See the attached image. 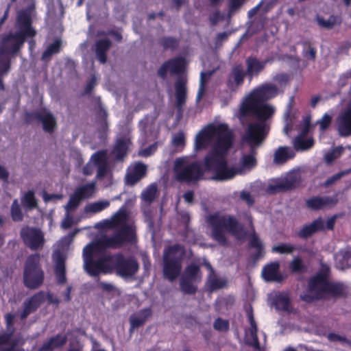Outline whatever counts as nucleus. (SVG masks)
Returning <instances> with one entry per match:
<instances>
[{
    "label": "nucleus",
    "mask_w": 351,
    "mask_h": 351,
    "mask_svg": "<svg viewBox=\"0 0 351 351\" xmlns=\"http://www.w3.org/2000/svg\"><path fill=\"white\" fill-rule=\"evenodd\" d=\"M278 93L273 84L263 85L247 95L240 106L239 119L254 116L256 121L248 124L242 137L243 154L239 163L229 166L226 159L234 141L232 130L224 123H213L203 127L195 135L194 149L196 152L212 147L205 157V169L213 174V179L226 181L237 175L245 174L256 165V150L261 146L269 131L267 120L272 117L275 108L264 103Z\"/></svg>",
    "instance_id": "f257e3e1"
},
{
    "label": "nucleus",
    "mask_w": 351,
    "mask_h": 351,
    "mask_svg": "<svg viewBox=\"0 0 351 351\" xmlns=\"http://www.w3.org/2000/svg\"><path fill=\"white\" fill-rule=\"evenodd\" d=\"M135 230L130 225L124 223L113 235L102 236L97 241L86 245L83 249L84 270L91 276L98 277L101 272L99 263L93 258V252L100 247L118 249L125 243H132L136 241Z\"/></svg>",
    "instance_id": "f03ea898"
},
{
    "label": "nucleus",
    "mask_w": 351,
    "mask_h": 351,
    "mask_svg": "<svg viewBox=\"0 0 351 351\" xmlns=\"http://www.w3.org/2000/svg\"><path fill=\"white\" fill-rule=\"evenodd\" d=\"M330 269L324 263L308 281V290L312 293L319 294L324 299L326 296L341 298L346 295L347 287L341 282L329 280Z\"/></svg>",
    "instance_id": "7ed1b4c3"
},
{
    "label": "nucleus",
    "mask_w": 351,
    "mask_h": 351,
    "mask_svg": "<svg viewBox=\"0 0 351 351\" xmlns=\"http://www.w3.org/2000/svg\"><path fill=\"white\" fill-rule=\"evenodd\" d=\"M31 10H27L19 12L17 17L18 32L9 35L1 43V56L3 54L16 53L25 42V37H33L36 31L31 26Z\"/></svg>",
    "instance_id": "20e7f679"
},
{
    "label": "nucleus",
    "mask_w": 351,
    "mask_h": 351,
    "mask_svg": "<svg viewBox=\"0 0 351 351\" xmlns=\"http://www.w3.org/2000/svg\"><path fill=\"white\" fill-rule=\"evenodd\" d=\"M184 256V250L179 244L165 249L162 256V275L165 279L172 282L179 277Z\"/></svg>",
    "instance_id": "39448f33"
},
{
    "label": "nucleus",
    "mask_w": 351,
    "mask_h": 351,
    "mask_svg": "<svg viewBox=\"0 0 351 351\" xmlns=\"http://www.w3.org/2000/svg\"><path fill=\"white\" fill-rule=\"evenodd\" d=\"M23 279L24 286L29 289H36L43 284L45 272L38 253L27 257L24 263Z\"/></svg>",
    "instance_id": "423d86ee"
},
{
    "label": "nucleus",
    "mask_w": 351,
    "mask_h": 351,
    "mask_svg": "<svg viewBox=\"0 0 351 351\" xmlns=\"http://www.w3.org/2000/svg\"><path fill=\"white\" fill-rule=\"evenodd\" d=\"M174 172L178 180L187 182L199 180L203 176L199 163L191 156L177 158L174 162Z\"/></svg>",
    "instance_id": "0eeeda50"
},
{
    "label": "nucleus",
    "mask_w": 351,
    "mask_h": 351,
    "mask_svg": "<svg viewBox=\"0 0 351 351\" xmlns=\"http://www.w3.org/2000/svg\"><path fill=\"white\" fill-rule=\"evenodd\" d=\"M95 168H97L96 178L99 180L106 178L107 185L112 184V174L109 167L107 152L100 151L94 154L90 158V161L84 167L83 172L85 175H91Z\"/></svg>",
    "instance_id": "6e6552de"
},
{
    "label": "nucleus",
    "mask_w": 351,
    "mask_h": 351,
    "mask_svg": "<svg viewBox=\"0 0 351 351\" xmlns=\"http://www.w3.org/2000/svg\"><path fill=\"white\" fill-rule=\"evenodd\" d=\"M104 259L110 262L117 275L124 278L134 276L139 268L138 262L133 257L127 258L121 253L107 256Z\"/></svg>",
    "instance_id": "1a4fd4ad"
},
{
    "label": "nucleus",
    "mask_w": 351,
    "mask_h": 351,
    "mask_svg": "<svg viewBox=\"0 0 351 351\" xmlns=\"http://www.w3.org/2000/svg\"><path fill=\"white\" fill-rule=\"evenodd\" d=\"M202 276L199 265L191 263L187 265L180 280V288L185 295H195L197 291V286L194 283L202 281Z\"/></svg>",
    "instance_id": "9d476101"
},
{
    "label": "nucleus",
    "mask_w": 351,
    "mask_h": 351,
    "mask_svg": "<svg viewBox=\"0 0 351 351\" xmlns=\"http://www.w3.org/2000/svg\"><path fill=\"white\" fill-rule=\"evenodd\" d=\"M25 245L32 250L41 249L45 243L42 231L36 228L24 227L20 232Z\"/></svg>",
    "instance_id": "9b49d317"
},
{
    "label": "nucleus",
    "mask_w": 351,
    "mask_h": 351,
    "mask_svg": "<svg viewBox=\"0 0 351 351\" xmlns=\"http://www.w3.org/2000/svg\"><path fill=\"white\" fill-rule=\"evenodd\" d=\"M45 300L46 294L43 291H40L26 299L23 304V308L20 314L21 319H25L31 313L36 312Z\"/></svg>",
    "instance_id": "f8f14e48"
},
{
    "label": "nucleus",
    "mask_w": 351,
    "mask_h": 351,
    "mask_svg": "<svg viewBox=\"0 0 351 351\" xmlns=\"http://www.w3.org/2000/svg\"><path fill=\"white\" fill-rule=\"evenodd\" d=\"M186 66V62L184 58H176L165 62L158 69V75L165 78L167 73L171 75H179L184 73Z\"/></svg>",
    "instance_id": "ddd939ff"
},
{
    "label": "nucleus",
    "mask_w": 351,
    "mask_h": 351,
    "mask_svg": "<svg viewBox=\"0 0 351 351\" xmlns=\"http://www.w3.org/2000/svg\"><path fill=\"white\" fill-rule=\"evenodd\" d=\"M335 127L340 136L351 135V104L339 113L335 120Z\"/></svg>",
    "instance_id": "4468645a"
},
{
    "label": "nucleus",
    "mask_w": 351,
    "mask_h": 351,
    "mask_svg": "<svg viewBox=\"0 0 351 351\" xmlns=\"http://www.w3.org/2000/svg\"><path fill=\"white\" fill-rule=\"evenodd\" d=\"M208 226L211 228L212 238L221 245H227L226 232H228L226 221H207Z\"/></svg>",
    "instance_id": "2eb2a0df"
},
{
    "label": "nucleus",
    "mask_w": 351,
    "mask_h": 351,
    "mask_svg": "<svg viewBox=\"0 0 351 351\" xmlns=\"http://www.w3.org/2000/svg\"><path fill=\"white\" fill-rule=\"evenodd\" d=\"M152 315V310L150 307L142 308L136 313L132 315L129 318L130 334L132 335L135 329L143 326Z\"/></svg>",
    "instance_id": "dca6fc26"
},
{
    "label": "nucleus",
    "mask_w": 351,
    "mask_h": 351,
    "mask_svg": "<svg viewBox=\"0 0 351 351\" xmlns=\"http://www.w3.org/2000/svg\"><path fill=\"white\" fill-rule=\"evenodd\" d=\"M280 263L278 261L271 262L265 265L262 269V278L266 282H280L283 277L278 273Z\"/></svg>",
    "instance_id": "f3484780"
},
{
    "label": "nucleus",
    "mask_w": 351,
    "mask_h": 351,
    "mask_svg": "<svg viewBox=\"0 0 351 351\" xmlns=\"http://www.w3.org/2000/svg\"><path fill=\"white\" fill-rule=\"evenodd\" d=\"M300 178V171L298 170H292L286 175L283 180L271 185V188L275 191L289 189L294 186L299 181Z\"/></svg>",
    "instance_id": "a211bd4d"
},
{
    "label": "nucleus",
    "mask_w": 351,
    "mask_h": 351,
    "mask_svg": "<svg viewBox=\"0 0 351 351\" xmlns=\"http://www.w3.org/2000/svg\"><path fill=\"white\" fill-rule=\"evenodd\" d=\"M67 342L66 335L57 334L49 338L38 348V351H53L55 349L60 348Z\"/></svg>",
    "instance_id": "6ab92c4d"
},
{
    "label": "nucleus",
    "mask_w": 351,
    "mask_h": 351,
    "mask_svg": "<svg viewBox=\"0 0 351 351\" xmlns=\"http://www.w3.org/2000/svg\"><path fill=\"white\" fill-rule=\"evenodd\" d=\"M245 72L241 66L234 67L228 79V87L231 90H235L244 80Z\"/></svg>",
    "instance_id": "aec40b11"
},
{
    "label": "nucleus",
    "mask_w": 351,
    "mask_h": 351,
    "mask_svg": "<svg viewBox=\"0 0 351 351\" xmlns=\"http://www.w3.org/2000/svg\"><path fill=\"white\" fill-rule=\"evenodd\" d=\"M337 202L335 197H315L307 200L306 204L308 207L314 209H323L334 205Z\"/></svg>",
    "instance_id": "412c9836"
},
{
    "label": "nucleus",
    "mask_w": 351,
    "mask_h": 351,
    "mask_svg": "<svg viewBox=\"0 0 351 351\" xmlns=\"http://www.w3.org/2000/svg\"><path fill=\"white\" fill-rule=\"evenodd\" d=\"M54 273L58 284L64 285L66 283V276L65 259L60 253L58 254L55 261Z\"/></svg>",
    "instance_id": "4be33fe9"
},
{
    "label": "nucleus",
    "mask_w": 351,
    "mask_h": 351,
    "mask_svg": "<svg viewBox=\"0 0 351 351\" xmlns=\"http://www.w3.org/2000/svg\"><path fill=\"white\" fill-rule=\"evenodd\" d=\"M186 80L184 77L178 78L176 82V104L181 109L184 105L186 99Z\"/></svg>",
    "instance_id": "5701e85b"
},
{
    "label": "nucleus",
    "mask_w": 351,
    "mask_h": 351,
    "mask_svg": "<svg viewBox=\"0 0 351 351\" xmlns=\"http://www.w3.org/2000/svg\"><path fill=\"white\" fill-rule=\"evenodd\" d=\"M324 228V221H313V223L304 226L298 232V235L299 237L306 239Z\"/></svg>",
    "instance_id": "b1692460"
},
{
    "label": "nucleus",
    "mask_w": 351,
    "mask_h": 351,
    "mask_svg": "<svg viewBox=\"0 0 351 351\" xmlns=\"http://www.w3.org/2000/svg\"><path fill=\"white\" fill-rule=\"evenodd\" d=\"M228 232L238 240H243L247 237V232L239 221H226Z\"/></svg>",
    "instance_id": "393cba45"
},
{
    "label": "nucleus",
    "mask_w": 351,
    "mask_h": 351,
    "mask_svg": "<svg viewBox=\"0 0 351 351\" xmlns=\"http://www.w3.org/2000/svg\"><path fill=\"white\" fill-rule=\"evenodd\" d=\"M295 156L293 150L287 147H280L276 150L274 155V162L277 165L285 163Z\"/></svg>",
    "instance_id": "a878e982"
},
{
    "label": "nucleus",
    "mask_w": 351,
    "mask_h": 351,
    "mask_svg": "<svg viewBox=\"0 0 351 351\" xmlns=\"http://www.w3.org/2000/svg\"><path fill=\"white\" fill-rule=\"evenodd\" d=\"M15 315L12 313H8L5 315V322L6 324L5 331L1 332V345L5 344L11 338L15 332L14 324Z\"/></svg>",
    "instance_id": "bb28decb"
},
{
    "label": "nucleus",
    "mask_w": 351,
    "mask_h": 351,
    "mask_svg": "<svg viewBox=\"0 0 351 351\" xmlns=\"http://www.w3.org/2000/svg\"><path fill=\"white\" fill-rule=\"evenodd\" d=\"M269 62V60H266L265 61H259L256 58H249L247 60V74L252 77L254 75H257L260 71H261L265 64Z\"/></svg>",
    "instance_id": "cd10ccee"
},
{
    "label": "nucleus",
    "mask_w": 351,
    "mask_h": 351,
    "mask_svg": "<svg viewBox=\"0 0 351 351\" xmlns=\"http://www.w3.org/2000/svg\"><path fill=\"white\" fill-rule=\"evenodd\" d=\"M25 341L21 334H18L13 338H11L5 344L1 345V351H24L23 348H19L18 346L24 344Z\"/></svg>",
    "instance_id": "c85d7f7f"
},
{
    "label": "nucleus",
    "mask_w": 351,
    "mask_h": 351,
    "mask_svg": "<svg viewBox=\"0 0 351 351\" xmlns=\"http://www.w3.org/2000/svg\"><path fill=\"white\" fill-rule=\"evenodd\" d=\"M158 195V186L155 183L147 186L141 193V198L145 204L153 202Z\"/></svg>",
    "instance_id": "c756f323"
},
{
    "label": "nucleus",
    "mask_w": 351,
    "mask_h": 351,
    "mask_svg": "<svg viewBox=\"0 0 351 351\" xmlns=\"http://www.w3.org/2000/svg\"><path fill=\"white\" fill-rule=\"evenodd\" d=\"M39 119L43 123V129L46 132H51L56 128V123L54 117L46 110L39 114Z\"/></svg>",
    "instance_id": "7c9ffc66"
},
{
    "label": "nucleus",
    "mask_w": 351,
    "mask_h": 351,
    "mask_svg": "<svg viewBox=\"0 0 351 351\" xmlns=\"http://www.w3.org/2000/svg\"><path fill=\"white\" fill-rule=\"evenodd\" d=\"M83 199L90 198L96 193V182H92L90 183L82 185L77 188L75 191Z\"/></svg>",
    "instance_id": "2f4dec72"
},
{
    "label": "nucleus",
    "mask_w": 351,
    "mask_h": 351,
    "mask_svg": "<svg viewBox=\"0 0 351 351\" xmlns=\"http://www.w3.org/2000/svg\"><path fill=\"white\" fill-rule=\"evenodd\" d=\"M228 281L226 278H218L216 276L209 277L206 285L207 291L210 293L218 289H223L227 286Z\"/></svg>",
    "instance_id": "473e14b6"
},
{
    "label": "nucleus",
    "mask_w": 351,
    "mask_h": 351,
    "mask_svg": "<svg viewBox=\"0 0 351 351\" xmlns=\"http://www.w3.org/2000/svg\"><path fill=\"white\" fill-rule=\"evenodd\" d=\"M110 41L107 39L99 40L96 44L95 53L97 58L101 63L106 61V52L110 47Z\"/></svg>",
    "instance_id": "72a5a7b5"
},
{
    "label": "nucleus",
    "mask_w": 351,
    "mask_h": 351,
    "mask_svg": "<svg viewBox=\"0 0 351 351\" xmlns=\"http://www.w3.org/2000/svg\"><path fill=\"white\" fill-rule=\"evenodd\" d=\"M130 141L127 138L118 140L113 153L118 159H122L126 154Z\"/></svg>",
    "instance_id": "f704fd0d"
},
{
    "label": "nucleus",
    "mask_w": 351,
    "mask_h": 351,
    "mask_svg": "<svg viewBox=\"0 0 351 351\" xmlns=\"http://www.w3.org/2000/svg\"><path fill=\"white\" fill-rule=\"evenodd\" d=\"M110 205L107 200H101L87 204L84 208L86 213H97L101 212Z\"/></svg>",
    "instance_id": "c9c22d12"
},
{
    "label": "nucleus",
    "mask_w": 351,
    "mask_h": 351,
    "mask_svg": "<svg viewBox=\"0 0 351 351\" xmlns=\"http://www.w3.org/2000/svg\"><path fill=\"white\" fill-rule=\"evenodd\" d=\"M121 221H102L95 224L94 228L99 230V233H106L108 230H115ZM126 222L127 221H123Z\"/></svg>",
    "instance_id": "e433bc0d"
},
{
    "label": "nucleus",
    "mask_w": 351,
    "mask_h": 351,
    "mask_svg": "<svg viewBox=\"0 0 351 351\" xmlns=\"http://www.w3.org/2000/svg\"><path fill=\"white\" fill-rule=\"evenodd\" d=\"M316 21L319 26L326 29L332 28L340 23V19L337 16H330L327 19L317 16Z\"/></svg>",
    "instance_id": "4c0bfd02"
},
{
    "label": "nucleus",
    "mask_w": 351,
    "mask_h": 351,
    "mask_svg": "<svg viewBox=\"0 0 351 351\" xmlns=\"http://www.w3.org/2000/svg\"><path fill=\"white\" fill-rule=\"evenodd\" d=\"M273 304L278 311H287L289 309V299L283 294H279L274 298Z\"/></svg>",
    "instance_id": "58836bf2"
},
{
    "label": "nucleus",
    "mask_w": 351,
    "mask_h": 351,
    "mask_svg": "<svg viewBox=\"0 0 351 351\" xmlns=\"http://www.w3.org/2000/svg\"><path fill=\"white\" fill-rule=\"evenodd\" d=\"M313 145L312 138L304 139L302 136L295 138L293 142L294 147L296 149L306 150L311 148Z\"/></svg>",
    "instance_id": "ea45409f"
},
{
    "label": "nucleus",
    "mask_w": 351,
    "mask_h": 351,
    "mask_svg": "<svg viewBox=\"0 0 351 351\" xmlns=\"http://www.w3.org/2000/svg\"><path fill=\"white\" fill-rule=\"evenodd\" d=\"M61 47V42L59 40H55L53 43L49 45L43 54V59L46 60L49 58L52 55L59 52Z\"/></svg>",
    "instance_id": "a19ab883"
},
{
    "label": "nucleus",
    "mask_w": 351,
    "mask_h": 351,
    "mask_svg": "<svg viewBox=\"0 0 351 351\" xmlns=\"http://www.w3.org/2000/svg\"><path fill=\"white\" fill-rule=\"evenodd\" d=\"M23 204L28 208H34L37 206V202L32 191L25 193L22 198Z\"/></svg>",
    "instance_id": "79ce46f5"
},
{
    "label": "nucleus",
    "mask_w": 351,
    "mask_h": 351,
    "mask_svg": "<svg viewBox=\"0 0 351 351\" xmlns=\"http://www.w3.org/2000/svg\"><path fill=\"white\" fill-rule=\"evenodd\" d=\"M289 268L293 273L302 274L306 271V266L302 260L299 257H295L289 264Z\"/></svg>",
    "instance_id": "37998d69"
},
{
    "label": "nucleus",
    "mask_w": 351,
    "mask_h": 351,
    "mask_svg": "<svg viewBox=\"0 0 351 351\" xmlns=\"http://www.w3.org/2000/svg\"><path fill=\"white\" fill-rule=\"evenodd\" d=\"M210 75H211L210 73H204V72L201 73L199 87V90H198L197 95V101H199L204 96L205 91H206L205 85L207 83V82L208 81Z\"/></svg>",
    "instance_id": "c03bdc74"
},
{
    "label": "nucleus",
    "mask_w": 351,
    "mask_h": 351,
    "mask_svg": "<svg viewBox=\"0 0 351 351\" xmlns=\"http://www.w3.org/2000/svg\"><path fill=\"white\" fill-rule=\"evenodd\" d=\"M83 199L75 192L71 195L68 204L64 206L66 212L75 209Z\"/></svg>",
    "instance_id": "a18cd8bd"
},
{
    "label": "nucleus",
    "mask_w": 351,
    "mask_h": 351,
    "mask_svg": "<svg viewBox=\"0 0 351 351\" xmlns=\"http://www.w3.org/2000/svg\"><path fill=\"white\" fill-rule=\"evenodd\" d=\"M296 249L295 246L289 243H281L278 245L274 246L271 251L280 254H291Z\"/></svg>",
    "instance_id": "49530a36"
},
{
    "label": "nucleus",
    "mask_w": 351,
    "mask_h": 351,
    "mask_svg": "<svg viewBox=\"0 0 351 351\" xmlns=\"http://www.w3.org/2000/svg\"><path fill=\"white\" fill-rule=\"evenodd\" d=\"M332 115L325 113L320 119L317 120L316 124L319 126V130L324 132L331 124Z\"/></svg>",
    "instance_id": "de8ad7c7"
},
{
    "label": "nucleus",
    "mask_w": 351,
    "mask_h": 351,
    "mask_svg": "<svg viewBox=\"0 0 351 351\" xmlns=\"http://www.w3.org/2000/svg\"><path fill=\"white\" fill-rule=\"evenodd\" d=\"M171 143L177 148H182L185 143V135L182 132H179L174 134Z\"/></svg>",
    "instance_id": "09e8293b"
},
{
    "label": "nucleus",
    "mask_w": 351,
    "mask_h": 351,
    "mask_svg": "<svg viewBox=\"0 0 351 351\" xmlns=\"http://www.w3.org/2000/svg\"><path fill=\"white\" fill-rule=\"evenodd\" d=\"M141 178L130 167L125 177L128 184L133 185L138 182Z\"/></svg>",
    "instance_id": "8fccbe9b"
},
{
    "label": "nucleus",
    "mask_w": 351,
    "mask_h": 351,
    "mask_svg": "<svg viewBox=\"0 0 351 351\" xmlns=\"http://www.w3.org/2000/svg\"><path fill=\"white\" fill-rule=\"evenodd\" d=\"M213 327L218 331H227L229 329V322L227 320L218 317L215 320Z\"/></svg>",
    "instance_id": "3c124183"
},
{
    "label": "nucleus",
    "mask_w": 351,
    "mask_h": 351,
    "mask_svg": "<svg viewBox=\"0 0 351 351\" xmlns=\"http://www.w3.org/2000/svg\"><path fill=\"white\" fill-rule=\"evenodd\" d=\"M328 339L332 342L339 341L341 344L351 345V341L346 337L341 336L334 332H330L328 335Z\"/></svg>",
    "instance_id": "603ef678"
},
{
    "label": "nucleus",
    "mask_w": 351,
    "mask_h": 351,
    "mask_svg": "<svg viewBox=\"0 0 351 351\" xmlns=\"http://www.w3.org/2000/svg\"><path fill=\"white\" fill-rule=\"evenodd\" d=\"M98 286L103 292L109 294L113 293L117 290V287L113 284L100 281L99 280H98Z\"/></svg>",
    "instance_id": "864d4df0"
},
{
    "label": "nucleus",
    "mask_w": 351,
    "mask_h": 351,
    "mask_svg": "<svg viewBox=\"0 0 351 351\" xmlns=\"http://www.w3.org/2000/svg\"><path fill=\"white\" fill-rule=\"evenodd\" d=\"M300 297L302 301L306 303H312L314 301L324 300L322 296L317 293H313V295L309 293H304L301 294Z\"/></svg>",
    "instance_id": "5fc2aeb1"
},
{
    "label": "nucleus",
    "mask_w": 351,
    "mask_h": 351,
    "mask_svg": "<svg viewBox=\"0 0 351 351\" xmlns=\"http://www.w3.org/2000/svg\"><path fill=\"white\" fill-rule=\"evenodd\" d=\"M251 340L247 341V344L253 347L255 350L260 351L261 350L259 340L257 336V332L250 331Z\"/></svg>",
    "instance_id": "6e6d98bb"
},
{
    "label": "nucleus",
    "mask_w": 351,
    "mask_h": 351,
    "mask_svg": "<svg viewBox=\"0 0 351 351\" xmlns=\"http://www.w3.org/2000/svg\"><path fill=\"white\" fill-rule=\"evenodd\" d=\"M11 213L14 219L23 217L21 209L20 208L18 200L15 199L12 205Z\"/></svg>",
    "instance_id": "4d7b16f0"
},
{
    "label": "nucleus",
    "mask_w": 351,
    "mask_h": 351,
    "mask_svg": "<svg viewBox=\"0 0 351 351\" xmlns=\"http://www.w3.org/2000/svg\"><path fill=\"white\" fill-rule=\"evenodd\" d=\"M43 198L45 202H53L56 203L63 198V195L61 194H49L46 192L43 193Z\"/></svg>",
    "instance_id": "13d9d810"
},
{
    "label": "nucleus",
    "mask_w": 351,
    "mask_h": 351,
    "mask_svg": "<svg viewBox=\"0 0 351 351\" xmlns=\"http://www.w3.org/2000/svg\"><path fill=\"white\" fill-rule=\"evenodd\" d=\"M12 184V181L9 178L8 172L1 168V187L4 189H9L10 186Z\"/></svg>",
    "instance_id": "bf43d9fd"
},
{
    "label": "nucleus",
    "mask_w": 351,
    "mask_h": 351,
    "mask_svg": "<svg viewBox=\"0 0 351 351\" xmlns=\"http://www.w3.org/2000/svg\"><path fill=\"white\" fill-rule=\"evenodd\" d=\"M285 125L284 128V132L285 134H288L289 132L292 130L293 128V121L290 117V111L289 110L286 112L284 116Z\"/></svg>",
    "instance_id": "052dcab7"
},
{
    "label": "nucleus",
    "mask_w": 351,
    "mask_h": 351,
    "mask_svg": "<svg viewBox=\"0 0 351 351\" xmlns=\"http://www.w3.org/2000/svg\"><path fill=\"white\" fill-rule=\"evenodd\" d=\"M129 217V212L124 206L121 207L112 217L111 219H126Z\"/></svg>",
    "instance_id": "680f3d73"
},
{
    "label": "nucleus",
    "mask_w": 351,
    "mask_h": 351,
    "mask_svg": "<svg viewBox=\"0 0 351 351\" xmlns=\"http://www.w3.org/2000/svg\"><path fill=\"white\" fill-rule=\"evenodd\" d=\"M80 231L79 229H75L73 231L69 232L67 235L62 237L60 240L63 245H69L73 241L76 234Z\"/></svg>",
    "instance_id": "e2e57ef3"
},
{
    "label": "nucleus",
    "mask_w": 351,
    "mask_h": 351,
    "mask_svg": "<svg viewBox=\"0 0 351 351\" xmlns=\"http://www.w3.org/2000/svg\"><path fill=\"white\" fill-rule=\"evenodd\" d=\"M141 178L146 172V167L143 164L137 163L130 167Z\"/></svg>",
    "instance_id": "0e129e2a"
},
{
    "label": "nucleus",
    "mask_w": 351,
    "mask_h": 351,
    "mask_svg": "<svg viewBox=\"0 0 351 351\" xmlns=\"http://www.w3.org/2000/svg\"><path fill=\"white\" fill-rule=\"evenodd\" d=\"M340 149H335L325 154V160L328 163L332 162L340 154Z\"/></svg>",
    "instance_id": "69168bd1"
},
{
    "label": "nucleus",
    "mask_w": 351,
    "mask_h": 351,
    "mask_svg": "<svg viewBox=\"0 0 351 351\" xmlns=\"http://www.w3.org/2000/svg\"><path fill=\"white\" fill-rule=\"evenodd\" d=\"M247 315L249 323L250 324V330L252 331V332H257V330H258L257 325H256V323L254 318L252 310L251 309L250 311H248Z\"/></svg>",
    "instance_id": "338daca9"
},
{
    "label": "nucleus",
    "mask_w": 351,
    "mask_h": 351,
    "mask_svg": "<svg viewBox=\"0 0 351 351\" xmlns=\"http://www.w3.org/2000/svg\"><path fill=\"white\" fill-rule=\"evenodd\" d=\"M250 246L252 248H261L263 247V243L259 238L255 234H253L251 240L250 241Z\"/></svg>",
    "instance_id": "774afa93"
}]
</instances>
